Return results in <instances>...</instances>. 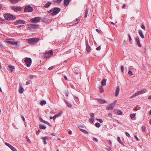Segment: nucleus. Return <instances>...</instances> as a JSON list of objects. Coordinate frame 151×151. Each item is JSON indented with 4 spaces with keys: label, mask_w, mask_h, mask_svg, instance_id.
<instances>
[{
    "label": "nucleus",
    "mask_w": 151,
    "mask_h": 151,
    "mask_svg": "<svg viewBox=\"0 0 151 151\" xmlns=\"http://www.w3.org/2000/svg\"><path fill=\"white\" fill-rule=\"evenodd\" d=\"M108 115L109 116L111 117L112 116V114L111 113H109L108 114Z\"/></svg>",
    "instance_id": "61"
},
{
    "label": "nucleus",
    "mask_w": 151,
    "mask_h": 151,
    "mask_svg": "<svg viewBox=\"0 0 151 151\" xmlns=\"http://www.w3.org/2000/svg\"><path fill=\"white\" fill-rule=\"evenodd\" d=\"M124 67L123 66H122L121 67V70L122 72L123 73L124 72Z\"/></svg>",
    "instance_id": "44"
},
{
    "label": "nucleus",
    "mask_w": 151,
    "mask_h": 151,
    "mask_svg": "<svg viewBox=\"0 0 151 151\" xmlns=\"http://www.w3.org/2000/svg\"><path fill=\"white\" fill-rule=\"evenodd\" d=\"M24 91L23 88L22 87L20 86L19 89V92L20 93H22Z\"/></svg>",
    "instance_id": "27"
},
{
    "label": "nucleus",
    "mask_w": 151,
    "mask_h": 151,
    "mask_svg": "<svg viewBox=\"0 0 151 151\" xmlns=\"http://www.w3.org/2000/svg\"><path fill=\"white\" fill-rule=\"evenodd\" d=\"M136 42L137 43V45L139 47H141V45L140 43V40H139V37H137L136 38Z\"/></svg>",
    "instance_id": "16"
},
{
    "label": "nucleus",
    "mask_w": 151,
    "mask_h": 151,
    "mask_svg": "<svg viewBox=\"0 0 151 151\" xmlns=\"http://www.w3.org/2000/svg\"><path fill=\"white\" fill-rule=\"evenodd\" d=\"M33 77L34 76L33 75H30L28 76V78L30 79H32L33 78Z\"/></svg>",
    "instance_id": "40"
},
{
    "label": "nucleus",
    "mask_w": 151,
    "mask_h": 151,
    "mask_svg": "<svg viewBox=\"0 0 151 151\" xmlns=\"http://www.w3.org/2000/svg\"><path fill=\"white\" fill-rule=\"evenodd\" d=\"M6 42L7 43L11 44L12 45H17L18 43L17 41H12L8 39L6 40Z\"/></svg>",
    "instance_id": "8"
},
{
    "label": "nucleus",
    "mask_w": 151,
    "mask_h": 151,
    "mask_svg": "<svg viewBox=\"0 0 151 151\" xmlns=\"http://www.w3.org/2000/svg\"><path fill=\"white\" fill-rule=\"evenodd\" d=\"M114 107V105H113V104H110L106 108V110H112Z\"/></svg>",
    "instance_id": "13"
},
{
    "label": "nucleus",
    "mask_w": 151,
    "mask_h": 151,
    "mask_svg": "<svg viewBox=\"0 0 151 151\" xmlns=\"http://www.w3.org/2000/svg\"><path fill=\"white\" fill-rule=\"evenodd\" d=\"M64 5L67 6L69 4L70 2V0H64Z\"/></svg>",
    "instance_id": "23"
},
{
    "label": "nucleus",
    "mask_w": 151,
    "mask_h": 151,
    "mask_svg": "<svg viewBox=\"0 0 151 151\" xmlns=\"http://www.w3.org/2000/svg\"><path fill=\"white\" fill-rule=\"evenodd\" d=\"M78 127L83 132L86 134H88V132L87 131L83 129V128H84V127L82 125H79V126H78Z\"/></svg>",
    "instance_id": "10"
},
{
    "label": "nucleus",
    "mask_w": 151,
    "mask_h": 151,
    "mask_svg": "<svg viewBox=\"0 0 151 151\" xmlns=\"http://www.w3.org/2000/svg\"><path fill=\"white\" fill-rule=\"evenodd\" d=\"M129 39L130 42L132 40V38L130 36V35H129Z\"/></svg>",
    "instance_id": "51"
},
{
    "label": "nucleus",
    "mask_w": 151,
    "mask_h": 151,
    "mask_svg": "<svg viewBox=\"0 0 151 151\" xmlns=\"http://www.w3.org/2000/svg\"><path fill=\"white\" fill-rule=\"evenodd\" d=\"M61 114V113H59L57 114H56L53 117V120H54L57 117L60 116Z\"/></svg>",
    "instance_id": "21"
},
{
    "label": "nucleus",
    "mask_w": 151,
    "mask_h": 151,
    "mask_svg": "<svg viewBox=\"0 0 151 151\" xmlns=\"http://www.w3.org/2000/svg\"><path fill=\"white\" fill-rule=\"evenodd\" d=\"M46 104V101L45 100L42 101L40 102V104L42 106H43V105H45Z\"/></svg>",
    "instance_id": "28"
},
{
    "label": "nucleus",
    "mask_w": 151,
    "mask_h": 151,
    "mask_svg": "<svg viewBox=\"0 0 151 151\" xmlns=\"http://www.w3.org/2000/svg\"><path fill=\"white\" fill-rule=\"evenodd\" d=\"M40 131V130H38V131L36 132V134L37 135H38L39 134Z\"/></svg>",
    "instance_id": "54"
},
{
    "label": "nucleus",
    "mask_w": 151,
    "mask_h": 151,
    "mask_svg": "<svg viewBox=\"0 0 151 151\" xmlns=\"http://www.w3.org/2000/svg\"><path fill=\"white\" fill-rule=\"evenodd\" d=\"M62 1V0H57L56 1L57 3H59Z\"/></svg>",
    "instance_id": "57"
},
{
    "label": "nucleus",
    "mask_w": 151,
    "mask_h": 151,
    "mask_svg": "<svg viewBox=\"0 0 151 151\" xmlns=\"http://www.w3.org/2000/svg\"><path fill=\"white\" fill-rule=\"evenodd\" d=\"M41 18L40 17H36L34 18L31 19L30 22H37L40 21L41 19Z\"/></svg>",
    "instance_id": "3"
},
{
    "label": "nucleus",
    "mask_w": 151,
    "mask_h": 151,
    "mask_svg": "<svg viewBox=\"0 0 151 151\" xmlns=\"http://www.w3.org/2000/svg\"><path fill=\"white\" fill-rule=\"evenodd\" d=\"M93 140L95 141V142H97L98 141L97 139L95 137H93Z\"/></svg>",
    "instance_id": "47"
},
{
    "label": "nucleus",
    "mask_w": 151,
    "mask_h": 151,
    "mask_svg": "<svg viewBox=\"0 0 151 151\" xmlns=\"http://www.w3.org/2000/svg\"><path fill=\"white\" fill-rule=\"evenodd\" d=\"M33 11V9L30 6L27 5L26 6L24 11L25 12H32Z\"/></svg>",
    "instance_id": "7"
},
{
    "label": "nucleus",
    "mask_w": 151,
    "mask_h": 151,
    "mask_svg": "<svg viewBox=\"0 0 151 151\" xmlns=\"http://www.w3.org/2000/svg\"><path fill=\"white\" fill-rule=\"evenodd\" d=\"M10 149L13 151H16L17 150L16 149L12 146Z\"/></svg>",
    "instance_id": "39"
},
{
    "label": "nucleus",
    "mask_w": 151,
    "mask_h": 151,
    "mask_svg": "<svg viewBox=\"0 0 151 151\" xmlns=\"http://www.w3.org/2000/svg\"><path fill=\"white\" fill-rule=\"evenodd\" d=\"M38 37H34L27 39V42L31 44H34L38 42L39 40Z\"/></svg>",
    "instance_id": "1"
},
{
    "label": "nucleus",
    "mask_w": 151,
    "mask_h": 151,
    "mask_svg": "<svg viewBox=\"0 0 151 151\" xmlns=\"http://www.w3.org/2000/svg\"><path fill=\"white\" fill-rule=\"evenodd\" d=\"M96 49L98 50H99L101 49V47L99 46L96 48Z\"/></svg>",
    "instance_id": "55"
},
{
    "label": "nucleus",
    "mask_w": 151,
    "mask_h": 151,
    "mask_svg": "<svg viewBox=\"0 0 151 151\" xmlns=\"http://www.w3.org/2000/svg\"><path fill=\"white\" fill-rule=\"evenodd\" d=\"M89 121L91 123H92L94 122V118L91 117L89 119Z\"/></svg>",
    "instance_id": "33"
},
{
    "label": "nucleus",
    "mask_w": 151,
    "mask_h": 151,
    "mask_svg": "<svg viewBox=\"0 0 151 151\" xmlns=\"http://www.w3.org/2000/svg\"><path fill=\"white\" fill-rule=\"evenodd\" d=\"M98 121L100 123H102L103 122L102 120V119H98Z\"/></svg>",
    "instance_id": "56"
},
{
    "label": "nucleus",
    "mask_w": 151,
    "mask_h": 151,
    "mask_svg": "<svg viewBox=\"0 0 151 151\" xmlns=\"http://www.w3.org/2000/svg\"><path fill=\"white\" fill-rule=\"evenodd\" d=\"M106 81L105 79H103L101 81V83L102 86H104L106 85Z\"/></svg>",
    "instance_id": "25"
},
{
    "label": "nucleus",
    "mask_w": 151,
    "mask_h": 151,
    "mask_svg": "<svg viewBox=\"0 0 151 151\" xmlns=\"http://www.w3.org/2000/svg\"><path fill=\"white\" fill-rule=\"evenodd\" d=\"M91 117H93L94 118V114L93 113H92L91 114Z\"/></svg>",
    "instance_id": "50"
},
{
    "label": "nucleus",
    "mask_w": 151,
    "mask_h": 151,
    "mask_svg": "<svg viewBox=\"0 0 151 151\" xmlns=\"http://www.w3.org/2000/svg\"><path fill=\"white\" fill-rule=\"evenodd\" d=\"M68 134H72V131L71 130H70L68 132Z\"/></svg>",
    "instance_id": "64"
},
{
    "label": "nucleus",
    "mask_w": 151,
    "mask_h": 151,
    "mask_svg": "<svg viewBox=\"0 0 151 151\" xmlns=\"http://www.w3.org/2000/svg\"><path fill=\"white\" fill-rule=\"evenodd\" d=\"M86 46L87 52H89L91 50V48L88 45V41H87L86 42Z\"/></svg>",
    "instance_id": "15"
},
{
    "label": "nucleus",
    "mask_w": 151,
    "mask_h": 151,
    "mask_svg": "<svg viewBox=\"0 0 151 151\" xmlns=\"http://www.w3.org/2000/svg\"><path fill=\"white\" fill-rule=\"evenodd\" d=\"M15 23V24H23L25 23V21L21 19H19L16 21Z\"/></svg>",
    "instance_id": "11"
},
{
    "label": "nucleus",
    "mask_w": 151,
    "mask_h": 151,
    "mask_svg": "<svg viewBox=\"0 0 151 151\" xmlns=\"http://www.w3.org/2000/svg\"><path fill=\"white\" fill-rule=\"evenodd\" d=\"M147 91L146 90L145 91H144L143 90H141V91H140L137 92L136 93L134 94L133 96L132 97H134V96H137L138 95L140 94H142V93H145Z\"/></svg>",
    "instance_id": "9"
},
{
    "label": "nucleus",
    "mask_w": 151,
    "mask_h": 151,
    "mask_svg": "<svg viewBox=\"0 0 151 151\" xmlns=\"http://www.w3.org/2000/svg\"><path fill=\"white\" fill-rule=\"evenodd\" d=\"M120 91L119 88L118 86H117V88L116 89L115 96H117L119 94Z\"/></svg>",
    "instance_id": "14"
},
{
    "label": "nucleus",
    "mask_w": 151,
    "mask_h": 151,
    "mask_svg": "<svg viewBox=\"0 0 151 151\" xmlns=\"http://www.w3.org/2000/svg\"><path fill=\"white\" fill-rule=\"evenodd\" d=\"M30 83L29 82V81H27L26 82V85H28Z\"/></svg>",
    "instance_id": "63"
},
{
    "label": "nucleus",
    "mask_w": 151,
    "mask_h": 151,
    "mask_svg": "<svg viewBox=\"0 0 151 151\" xmlns=\"http://www.w3.org/2000/svg\"><path fill=\"white\" fill-rule=\"evenodd\" d=\"M65 103H66V104H67V106L69 107H71L72 106H71V105L70 104L68 101H65Z\"/></svg>",
    "instance_id": "31"
},
{
    "label": "nucleus",
    "mask_w": 151,
    "mask_h": 151,
    "mask_svg": "<svg viewBox=\"0 0 151 151\" xmlns=\"http://www.w3.org/2000/svg\"><path fill=\"white\" fill-rule=\"evenodd\" d=\"M128 74L130 76H131L133 75V73L131 70H129L128 72Z\"/></svg>",
    "instance_id": "42"
},
{
    "label": "nucleus",
    "mask_w": 151,
    "mask_h": 151,
    "mask_svg": "<svg viewBox=\"0 0 151 151\" xmlns=\"http://www.w3.org/2000/svg\"><path fill=\"white\" fill-rule=\"evenodd\" d=\"M141 28H142V29H144L145 30V27L144 25L142 24V25Z\"/></svg>",
    "instance_id": "49"
},
{
    "label": "nucleus",
    "mask_w": 151,
    "mask_h": 151,
    "mask_svg": "<svg viewBox=\"0 0 151 151\" xmlns=\"http://www.w3.org/2000/svg\"><path fill=\"white\" fill-rule=\"evenodd\" d=\"M39 126L40 129H45L46 128V127L44 125L40 124Z\"/></svg>",
    "instance_id": "26"
},
{
    "label": "nucleus",
    "mask_w": 151,
    "mask_h": 151,
    "mask_svg": "<svg viewBox=\"0 0 151 151\" xmlns=\"http://www.w3.org/2000/svg\"><path fill=\"white\" fill-rule=\"evenodd\" d=\"M20 0H10L11 2L13 3H16L18 2Z\"/></svg>",
    "instance_id": "29"
},
{
    "label": "nucleus",
    "mask_w": 151,
    "mask_h": 151,
    "mask_svg": "<svg viewBox=\"0 0 151 151\" xmlns=\"http://www.w3.org/2000/svg\"><path fill=\"white\" fill-rule=\"evenodd\" d=\"M96 31L97 32H98V33H99V32H100V30H99L98 29H96Z\"/></svg>",
    "instance_id": "62"
},
{
    "label": "nucleus",
    "mask_w": 151,
    "mask_h": 151,
    "mask_svg": "<svg viewBox=\"0 0 151 151\" xmlns=\"http://www.w3.org/2000/svg\"><path fill=\"white\" fill-rule=\"evenodd\" d=\"M41 122H43V123H47L46 122H47L46 121L44 120H43V119H42Z\"/></svg>",
    "instance_id": "59"
},
{
    "label": "nucleus",
    "mask_w": 151,
    "mask_h": 151,
    "mask_svg": "<svg viewBox=\"0 0 151 151\" xmlns=\"http://www.w3.org/2000/svg\"><path fill=\"white\" fill-rule=\"evenodd\" d=\"M9 69L11 72H12L13 71V69H15V68L14 66H12L11 65H9Z\"/></svg>",
    "instance_id": "20"
},
{
    "label": "nucleus",
    "mask_w": 151,
    "mask_h": 151,
    "mask_svg": "<svg viewBox=\"0 0 151 151\" xmlns=\"http://www.w3.org/2000/svg\"><path fill=\"white\" fill-rule=\"evenodd\" d=\"M64 77L65 78V80H67L68 79V78L67 77V76H65V75H64Z\"/></svg>",
    "instance_id": "60"
},
{
    "label": "nucleus",
    "mask_w": 151,
    "mask_h": 151,
    "mask_svg": "<svg viewBox=\"0 0 151 151\" xmlns=\"http://www.w3.org/2000/svg\"><path fill=\"white\" fill-rule=\"evenodd\" d=\"M95 126L96 127H99L101 126V125L99 123H96L95 124Z\"/></svg>",
    "instance_id": "36"
},
{
    "label": "nucleus",
    "mask_w": 151,
    "mask_h": 151,
    "mask_svg": "<svg viewBox=\"0 0 151 151\" xmlns=\"http://www.w3.org/2000/svg\"><path fill=\"white\" fill-rule=\"evenodd\" d=\"M53 52L52 50H50L46 52L44 55L45 58H48L51 56L53 55Z\"/></svg>",
    "instance_id": "4"
},
{
    "label": "nucleus",
    "mask_w": 151,
    "mask_h": 151,
    "mask_svg": "<svg viewBox=\"0 0 151 151\" xmlns=\"http://www.w3.org/2000/svg\"><path fill=\"white\" fill-rule=\"evenodd\" d=\"M60 11V9L58 8H55L53 10L51 14L53 15H55Z\"/></svg>",
    "instance_id": "6"
},
{
    "label": "nucleus",
    "mask_w": 151,
    "mask_h": 151,
    "mask_svg": "<svg viewBox=\"0 0 151 151\" xmlns=\"http://www.w3.org/2000/svg\"><path fill=\"white\" fill-rule=\"evenodd\" d=\"M77 74L78 75V78L79 79V78H80L81 77V74L80 72H78L77 73L76 72V75Z\"/></svg>",
    "instance_id": "34"
},
{
    "label": "nucleus",
    "mask_w": 151,
    "mask_h": 151,
    "mask_svg": "<svg viewBox=\"0 0 151 151\" xmlns=\"http://www.w3.org/2000/svg\"><path fill=\"white\" fill-rule=\"evenodd\" d=\"M5 145L8 146L10 148H11V147H12V145H10L9 143H7V142H5Z\"/></svg>",
    "instance_id": "35"
},
{
    "label": "nucleus",
    "mask_w": 151,
    "mask_h": 151,
    "mask_svg": "<svg viewBox=\"0 0 151 151\" xmlns=\"http://www.w3.org/2000/svg\"><path fill=\"white\" fill-rule=\"evenodd\" d=\"M26 139L27 140V142L29 143H31V140H30V139H29V138L28 137H26Z\"/></svg>",
    "instance_id": "46"
},
{
    "label": "nucleus",
    "mask_w": 151,
    "mask_h": 151,
    "mask_svg": "<svg viewBox=\"0 0 151 151\" xmlns=\"http://www.w3.org/2000/svg\"><path fill=\"white\" fill-rule=\"evenodd\" d=\"M42 139L43 140H46L48 139V137L47 136H45L44 137H42Z\"/></svg>",
    "instance_id": "45"
},
{
    "label": "nucleus",
    "mask_w": 151,
    "mask_h": 151,
    "mask_svg": "<svg viewBox=\"0 0 151 151\" xmlns=\"http://www.w3.org/2000/svg\"><path fill=\"white\" fill-rule=\"evenodd\" d=\"M117 140L121 144V145H122L123 146H125L124 145V144L121 141V140L120 139V138L119 137H118L117 138Z\"/></svg>",
    "instance_id": "19"
},
{
    "label": "nucleus",
    "mask_w": 151,
    "mask_h": 151,
    "mask_svg": "<svg viewBox=\"0 0 151 151\" xmlns=\"http://www.w3.org/2000/svg\"><path fill=\"white\" fill-rule=\"evenodd\" d=\"M100 91L101 93L103 92L104 90L102 86H101L99 87Z\"/></svg>",
    "instance_id": "32"
},
{
    "label": "nucleus",
    "mask_w": 151,
    "mask_h": 151,
    "mask_svg": "<svg viewBox=\"0 0 151 151\" xmlns=\"http://www.w3.org/2000/svg\"><path fill=\"white\" fill-rule=\"evenodd\" d=\"M31 28H32V27H31V25H30V24L29 25V26H28V28L29 29H30Z\"/></svg>",
    "instance_id": "53"
},
{
    "label": "nucleus",
    "mask_w": 151,
    "mask_h": 151,
    "mask_svg": "<svg viewBox=\"0 0 151 151\" xmlns=\"http://www.w3.org/2000/svg\"><path fill=\"white\" fill-rule=\"evenodd\" d=\"M80 20L79 19H76V24L79 23L80 22Z\"/></svg>",
    "instance_id": "43"
},
{
    "label": "nucleus",
    "mask_w": 151,
    "mask_h": 151,
    "mask_svg": "<svg viewBox=\"0 0 151 151\" xmlns=\"http://www.w3.org/2000/svg\"><path fill=\"white\" fill-rule=\"evenodd\" d=\"M117 101V100H115L114 101V102H113V103H111V104H113V105H114H114L116 104V102Z\"/></svg>",
    "instance_id": "52"
},
{
    "label": "nucleus",
    "mask_w": 151,
    "mask_h": 151,
    "mask_svg": "<svg viewBox=\"0 0 151 151\" xmlns=\"http://www.w3.org/2000/svg\"><path fill=\"white\" fill-rule=\"evenodd\" d=\"M54 67V66H51V67H50L48 69L49 70H51Z\"/></svg>",
    "instance_id": "58"
},
{
    "label": "nucleus",
    "mask_w": 151,
    "mask_h": 151,
    "mask_svg": "<svg viewBox=\"0 0 151 151\" xmlns=\"http://www.w3.org/2000/svg\"><path fill=\"white\" fill-rule=\"evenodd\" d=\"M139 33L140 36L142 38H144V36L143 35L142 32L141 30H139Z\"/></svg>",
    "instance_id": "24"
},
{
    "label": "nucleus",
    "mask_w": 151,
    "mask_h": 151,
    "mask_svg": "<svg viewBox=\"0 0 151 151\" xmlns=\"http://www.w3.org/2000/svg\"><path fill=\"white\" fill-rule=\"evenodd\" d=\"M12 9L15 11H19L21 10V8L20 6H14L12 7Z\"/></svg>",
    "instance_id": "12"
},
{
    "label": "nucleus",
    "mask_w": 151,
    "mask_h": 151,
    "mask_svg": "<svg viewBox=\"0 0 151 151\" xmlns=\"http://www.w3.org/2000/svg\"><path fill=\"white\" fill-rule=\"evenodd\" d=\"M88 9H86L85 11V17H86L88 16Z\"/></svg>",
    "instance_id": "30"
},
{
    "label": "nucleus",
    "mask_w": 151,
    "mask_h": 151,
    "mask_svg": "<svg viewBox=\"0 0 151 151\" xmlns=\"http://www.w3.org/2000/svg\"><path fill=\"white\" fill-rule=\"evenodd\" d=\"M142 131L143 132H145L146 131V128L145 126H143L142 127Z\"/></svg>",
    "instance_id": "38"
},
{
    "label": "nucleus",
    "mask_w": 151,
    "mask_h": 151,
    "mask_svg": "<svg viewBox=\"0 0 151 151\" xmlns=\"http://www.w3.org/2000/svg\"><path fill=\"white\" fill-rule=\"evenodd\" d=\"M30 25H31V27H32V28H35V26H37V25H35V24H30Z\"/></svg>",
    "instance_id": "41"
},
{
    "label": "nucleus",
    "mask_w": 151,
    "mask_h": 151,
    "mask_svg": "<svg viewBox=\"0 0 151 151\" xmlns=\"http://www.w3.org/2000/svg\"><path fill=\"white\" fill-rule=\"evenodd\" d=\"M114 111L118 115H121L122 114V112L120 110L114 109Z\"/></svg>",
    "instance_id": "17"
},
{
    "label": "nucleus",
    "mask_w": 151,
    "mask_h": 151,
    "mask_svg": "<svg viewBox=\"0 0 151 151\" xmlns=\"http://www.w3.org/2000/svg\"><path fill=\"white\" fill-rule=\"evenodd\" d=\"M25 62L26 63L27 67H29L32 63V60L30 58H27L24 60Z\"/></svg>",
    "instance_id": "5"
},
{
    "label": "nucleus",
    "mask_w": 151,
    "mask_h": 151,
    "mask_svg": "<svg viewBox=\"0 0 151 151\" xmlns=\"http://www.w3.org/2000/svg\"><path fill=\"white\" fill-rule=\"evenodd\" d=\"M135 114H131L130 115L131 118L132 119H133L135 116Z\"/></svg>",
    "instance_id": "37"
},
{
    "label": "nucleus",
    "mask_w": 151,
    "mask_h": 151,
    "mask_svg": "<svg viewBox=\"0 0 151 151\" xmlns=\"http://www.w3.org/2000/svg\"><path fill=\"white\" fill-rule=\"evenodd\" d=\"M99 101V102L100 104H103L104 103H106V100H103L102 99H99L98 100Z\"/></svg>",
    "instance_id": "18"
},
{
    "label": "nucleus",
    "mask_w": 151,
    "mask_h": 151,
    "mask_svg": "<svg viewBox=\"0 0 151 151\" xmlns=\"http://www.w3.org/2000/svg\"><path fill=\"white\" fill-rule=\"evenodd\" d=\"M126 135L128 137H130V135L127 132H126Z\"/></svg>",
    "instance_id": "48"
},
{
    "label": "nucleus",
    "mask_w": 151,
    "mask_h": 151,
    "mask_svg": "<svg viewBox=\"0 0 151 151\" xmlns=\"http://www.w3.org/2000/svg\"><path fill=\"white\" fill-rule=\"evenodd\" d=\"M4 17L6 19L9 20H12L15 18V17L10 14H5Z\"/></svg>",
    "instance_id": "2"
},
{
    "label": "nucleus",
    "mask_w": 151,
    "mask_h": 151,
    "mask_svg": "<svg viewBox=\"0 0 151 151\" xmlns=\"http://www.w3.org/2000/svg\"><path fill=\"white\" fill-rule=\"evenodd\" d=\"M52 4V3L51 2H48L47 4H45L44 6L45 8H48L50 6V5Z\"/></svg>",
    "instance_id": "22"
}]
</instances>
